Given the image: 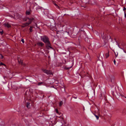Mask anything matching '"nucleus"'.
Here are the masks:
<instances>
[{
	"label": "nucleus",
	"mask_w": 126,
	"mask_h": 126,
	"mask_svg": "<svg viewBox=\"0 0 126 126\" xmlns=\"http://www.w3.org/2000/svg\"><path fill=\"white\" fill-rule=\"evenodd\" d=\"M125 98H126V97H125Z\"/></svg>",
	"instance_id": "nucleus-39"
},
{
	"label": "nucleus",
	"mask_w": 126,
	"mask_h": 126,
	"mask_svg": "<svg viewBox=\"0 0 126 126\" xmlns=\"http://www.w3.org/2000/svg\"><path fill=\"white\" fill-rule=\"evenodd\" d=\"M125 17H126V13L125 14Z\"/></svg>",
	"instance_id": "nucleus-31"
},
{
	"label": "nucleus",
	"mask_w": 126,
	"mask_h": 126,
	"mask_svg": "<svg viewBox=\"0 0 126 126\" xmlns=\"http://www.w3.org/2000/svg\"><path fill=\"white\" fill-rule=\"evenodd\" d=\"M0 65H3L5 66H6V65L4 64V63H1L0 62Z\"/></svg>",
	"instance_id": "nucleus-20"
},
{
	"label": "nucleus",
	"mask_w": 126,
	"mask_h": 126,
	"mask_svg": "<svg viewBox=\"0 0 126 126\" xmlns=\"http://www.w3.org/2000/svg\"><path fill=\"white\" fill-rule=\"evenodd\" d=\"M126 109H123L122 111V113H126Z\"/></svg>",
	"instance_id": "nucleus-19"
},
{
	"label": "nucleus",
	"mask_w": 126,
	"mask_h": 126,
	"mask_svg": "<svg viewBox=\"0 0 126 126\" xmlns=\"http://www.w3.org/2000/svg\"><path fill=\"white\" fill-rule=\"evenodd\" d=\"M63 104V102L62 101H60L59 103V106L61 107Z\"/></svg>",
	"instance_id": "nucleus-16"
},
{
	"label": "nucleus",
	"mask_w": 126,
	"mask_h": 126,
	"mask_svg": "<svg viewBox=\"0 0 126 126\" xmlns=\"http://www.w3.org/2000/svg\"><path fill=\"white\" fill-rule=\"evenodd\" d=\"M21 41L23 43H24V40L23 39H21Z\"/></svg>",
	"instance_id": "nucleus-24"
},
{
	"label": "nucleus",
	"mask_w": 126,
	"mask_h": 126,
	"mask_svg": "<svg viewBox=\"0 0 126 126\" xmlns=\"http://www.w3.org/2000/svg\"><path fill=\"white\" fill-rule=\"evenodd\" d=\"M43 85H44V84H43Z\"/></svg>",
	"instance_id": "nucleus-38"
},
{
	"label": "nucleus",
	"mask_w": 126,
	"mask_h": 126,
	"mask_svg": "<svg viewBox=\"0 0 126 126\" xmlns=\"http://www.w3.org/2000/svg\"><path fill=\"white\" fill-rule=\"evenodd\" d=\"M94 114V115H95V116L96 117L97 119V120H98L99 118V113H98L97 115H96V114Z\"/></svg>",
	"instance_id": "nucleus-12"
},
{
	"label": "nucleus",
	"mask_w": 126,
	"mask_h": 126,
	"mask_svg": "<svg viewBox=\"0 0 126 126\" xmlns=\"http://www.w3.org/2000/svg\"><path fill=\"white\" fill-rule=\"evenodd\" d=\"M35 25L36 26V27H37V24L35 23Z\"/></svg>",
	"instance_id": "nucleus-29"
},
{
	"label": "nucleus",
	"mask_w": 126,
	"mask_h": 126,
	"mask_svg": "<svg viewBox=\"0 0 126 126\" xmlns=\"http://www.w3.org/2000/svg\"><path fill=\"white\" fill-rule=\"evenodd\" d=\"M42 70L44 72L47 74L48 75H53V74L52 73L51 71L50 70H47L44 69H42Z\"/></svg>",
	"instance_id": "nucleus-3"
},
{
	"label": "nucleus",
	"mask_w": 126,
	"mask_h": 126,
	"mask_svg": "<svg viewBox=\"0 0 126 126\" xmlns=\"http://www.w3.org/2000/svg\"><path fill=\"white\" fill-rule=\"evenodd\" d=\"M115 55L116 57H117V55H116L115 54Z\"/></svg>",
	"instance_id": "nucleus-35"
},
{
	"label": "nucleus",
	"mask_w": 126,
	"mask_h": 126,
	"mask_svg": "<svg viewBox=\"0 0 126 126\" xmlns=\"http://www.w3.org/2000/svg\"><path fill=\"white\" fill-rule=\"evenodd\" d=\"M33 28V26H30V28H29V30H30V32H32V28Z\"/></svg>",
	"instance_id": "nucleus-13"
},
{
	"label": "nucleus",
	"mask_w": 126,
	"mask_h": 126,
	"mask_svg": "<svg viewBox=\"0 0 126 126\" xmlns=\"http://www.w3.org/2000/svg\"><path fill=\"white\" fill-rule=\"evenodd\" d=\"M41 40L43 41L45 43L49 40L48 37L46 35H44L41 37Z\"/></svg>",
	"instance_id": "nucleus-2"
},
{
	"label": "nucleus",
	"mask_w": 126,
	"mask_h": 126,
	"mask_svg": "<svg viewBox=\"0 0 126 126\" xmlns=\"http://www.w3.org/2000/svg\"><path fill=\"white\" fill-rule=\"evenodd\" d=\"M109 52L107 53H106L105 54V56L106 57V58H107L109 56Z\"/></svg>",
	"instance_id": "nucleus-14"
},
{
	"label": "nucleus",
	"mask_w": 126,
	"mask_h": 126,
	"mask_svg": "<svg viewBox=\"0 0 126 126\" xmlns=\"http://www.w3.org/2000/svg\"><path fill=\"white\" fill-rule=\"evenodd\" d=\"M30 12L29 11H27L26 12V14L27 15H29L30 14Z\"/></svg>",
	"instance_id": "nucleus-15"
},
{
	"label": "nucleus",
	"mask_w": 126,
	"mask_h": 126,
	"mask_svg": "<svg viewBox=\"0 0 126 126\" xmlns=\"http://www.w3.org/2000/svg\"><path fill=\"white\" fill-rule=\"evenodd\" d=\"M54 5L56 6V7H57V8L59 9V6L55 3H54Z\"/></svg>",
	"instance_id": "nucleus-18"
},
{
	"label": "nucleus",
	"mask_w": 126,
	"mask_h": 126,
	"mask_svg": "<svg viewBox=\"0 0 126 126\" xmlns=\"http://www.w3.org/2000/svg\"><path fill=\"white\" fill-rule=\"evenodd\" d=\"M55 111L57 113L59 114V111L57 109H55Z\"/></svg>",
	"instance_id": "nucleus-22"
},
{
	"label": "nucleus",
	"mask_w": 126,
	"mask_h": 126,
	"mask_svg": "<svg viewBox=\"0 0 126 126\" xmlns=\"http://www.w3.org/2000/svg\"><path fill=\"white\" fill-rule=\"evenodd\" d=\"M37 44L38 46L42 47L44 45V44L42 42H39L37 43Z\"/></svg>",
	"instance_id": "nucleus-8"
},
{
	"label": "nucleus",
	"mask_w": 126,
	"mask_h": 126,
	"mask_svg": "<svg viewBox=\"0 0 126 126\" xmlns=\"http://www.w3.org/2000/svg\"><path fill=\"white\" fill-rule=\"evenodd\" d=\"M28 22L29 24V25L32 22V21L34 20V18H28Z\"/></svg>",
	"instance_id": "nucleus-5"
},
{
	"label": "nucleus",
	"mask_w": 126,
	"mask_h": 126,
	"mask_svg": "<svg viewBox=\"0 0 126 126\" xmlns=\"http://www.w3.org/2000/svg\"><path fill=\"white\" fill-rule=\"evenodd\" d=\"M70 68H67V69H69Z\"/></svg>",
	"instance_id": "nucleus-32"
},
{
	"label": "nucleus",
	"mask_w": 126,
	"mask_h": 126,
	"mask_svg": "<svg viewBox=\"0 0 126 126\" xmlns=\"http://www.w3.org/2000/svg\"><path fill=\"white\" fill-rule=\"evenodd\" d=\"M28 17L26 18V19H24V21H28Z\"/></svg>",
	"instance_id": "nucleus-23"
},
{
	"label": "nucleus",
	"mask_w": 126,
	"mask_h": 126,
	"mask_svg": "<svg viewBox=\"0 0 126 126\" xmlns=\"http://www.w3.org/2000/svg\"><path fill=\"white\" fill-rule=\"evenodd\" d=\"M46 47L48 49L49 48H50L52 49L53 48L51 47V44L49 41H48L45 43Z\"/></svg>",
	"instance_id": "nucleus-4"
},
{
	"label": "nucleus",
	"mask_w": 126,
	"mask_h": 126,
	"mask_svg": "<svg viewBox=\"0 0 126 126\" xmlns=\"http://www.w3.org/2000/svg\"><path fill=\"white\" fill-rule=\"evenodd\" d=\"M106 79L110 82L112 83H114V76L111 75H109L106 78Z\"/></svg>",
	"instance_id": "nucleus-1"
},
{
	"label": "nucleus",
	"mask_w": 126,
	"mask_h": 126,
	"mask_svg": "<svg viewBox=\"0 0 126 126\" xmlns=\"http://www.w3.org/2000/svg\"><path fill=\"white\" fill-rule=\"evenodd\" d=\"M126 8H125V7H123V10L125 11V10H126Z\"/></svg>",
	"instance_id": "nucleus-27"
},
{
	"label": "nucleus",
	"mask_w": 126,
	"mask_h": 126,
	"mask_svg": "<svg viewBox=\"0 0 126 126\" xmlns=\"http://www.w3.org/2000/svg\"><path fill=\"white\" fill-rule=\"evenodd\" d=\"M29 25V24L28 23V22H27L26 23L23 24L21 26V27L22 28H25L27 26H28Z\"/></svg>",
	"instance_id": "nucleus-7"
},
{
	"label": "nucleus",
	"mask_w": 126,
	"mask_h": 126,
	"mask_svg": "<svg viewBox=\"0 0 126 126\" xmlns=\"http://www.w3.org/2000/svg\"><path fill=\"white\" fill-rule=\"evenodd\" d=\"M25 94H26V92H25Z\"/></svg>",
	"instance_id": "nucleus-37"
},
{
	"label": "nucleus",
	"mask_w": 126,
	"mask_h": 126,
	"mask_svg": "<svg viewBox=\"0 0 126 126\" xmlns=\"http://www.w3.org/2000/svg\"><path fill=\"white\" fill-rule=\"evenodd\" d=\"M80 32V33L81 34H84L85 32L84 31H81L80 32Z\"/></svg>",
	"instance_id": "nucleus-21"
},
{
	"label": "nucleus",
	"mask_w": 126,
	"mask_h": 126,
	"mask_svg": "<svg viewBox=\"0 0 126 126\" xmlns=\"http://www.w3.org/2000/svg\"><path fill=\"white\" fill-rule=\"evenodd\" d=\"M3 25L5 27H7L8 28H9L11 27V24L8 23H5Z\"/></svg>",
	"instance_id": "nucleus-6"
},
{
	"label": "nucleus",
	"mask_w": 126,
	"mask_h": 126,
	"mask_svg": "<svg viewBox=\"0 0 126 126\" xmlns=\"http://www.w3.org/2000/svg\"><path fill=\"white\" fill-rule=\"evenodd\" d=\"M3 56L2 55L1 58V59H2L3 58Z\"/></svg>",
	"instance_id": "nucleus-28"
},
{
	"label": "nucleus",
	"mask_w": 126,
	"mask_h": 126,
	"mask_svg": "<svg viewBox=\"0 0 126 126\" xmlns=\"http://www.w3.org/2000/svg\"><path fill=\"white\" fill-rule=\"evenodd\" d=\"M20 56L18 55V58H20Z\"/></svg>",
	"instance_id": "nucleus-30"
},
{
	"label": "nucleus",
	"mask_w": 126,
	"mask_h": 126,
	"mask_svg": "<svg viewBox=\"0 0 126 126\" xmlns=\"http://www.w3.org/2000/svg\"><path fill=\"white\" fill-rule=\"evenodd\" d=\"M5 76L4 77V79H5Z\"/></svg>",
	"instance_id": "nucleus-36"
},
{
	"label": "nucleus",
	"mask_w": 126,
	"mask_h": 126,
	"mask_svg": "<svg viewBox=\"0 0 126 126\" xmlns=\"http://www.w3.org/2000/svg\"><path fill=\"white\" fill-rule=\"evenodd\" d=\"M103 95L102 93L101 92L100 94L99 95V98L101 99H102L103 98Z\"/></svg>",
	"instance_id": "nucleus-10"
},
{
	"label": "nucleus",
	"mask_w": 126,
	"mask_h": 126,
	"mask_svg": "<svg viewBox=\"0 0 126 126\" xmlns=\"http://www.w3.org/2000/svg\"><path fill=\"white\" fill-rule=\"evenodd\" d=\"M18 62L19 64H20L22 65H24V64L23 62V61L21 60L18 59Z\"/></svg>",
	"instance_id": "nucleus-9"
},
{
	"label": "nucleus",
	"mask_w": 126,
	"mask_h": 126,
	"mask_svg": "<svg viewBox=\"0 0 126 126\" xmlns=\"http://www.w3.org/2000/svg\"><path fill=\"white\" fill-rule=\"evenodd\" d=\"M11 17H12V18H13V16H11Z\"/></svg>",
	"instance_id": "nucleus-34"
},
{
	"label": "nucleus",
	"mask_w": 126,
	"mask_h": 126,
	"mask_svg": "<svg viewBox=\"0 0 126 126\" xmlns=\"http://www.w3.org/2000/svg\"><path fill=\"white\" fill-rule=\"evenodd\" d=\"M15 89L16 90H17V88H15Z\"/></svg>",
	"instance_id": "nucleus-33"
},
{
	"label": "nucleus",
	"mask_w": 126,
	"mask_h": 126,
	"mask_svg": "<svg viewBox=\"0 0 126 126\" xmlns=\"http://www.w3.org/2000/svg\"><path fill=\"white\" fill-rule=\"evenodd\" d=\"M3 33V31H1L0 32V34L1 35H2Z\"/></svg>",
	"instance_id": "nucleus-25"
},
{
	"label": "nucleus",
	"mask_w": 126,
	"mask_h": 126,
	"mask_svg": "<svg viewBox=\"0 0 126 126\" xmlns=\"http://www.w3.org/2000/svg\"><path fill=\"white\" fill-rule=\"evenodd\" d=\"M30 103L28 102L26 104V106L27 108H30Z\"/></svg>",
	"instance_id": "nucleus-11"
},
{
	"label": "nucleus",
	"mask_w": 126,
	"mask_h": 126,
	"mask_svg": "<svg viewBox=\"0 0 126 126\" xmlns=\"http://www.w3.org/2000/svg\"><path fill=\"white\" fill-rule=\"evenodd\" d=\"M115 65L116 64V61L115 60H114L113 61Z\"/></svg>",
	"instance_id": "nucleus-26"
},
{
	"label": "nucleus",
	"mask_w": 126,
	"mask_h": 126,
	"mask_svg": "<svg viewBox=\"0 0 126 126\" xmlns=\"http://www.w3.org/2000/svg\"><path fill=\"white\" fill-rule=\"evenodd\" d=\"M45 84V83L44 82H39L38 83V85L39 86L41 85V84Z\"/></svg>",
	"instance_id": "nucleus-17"
}]
</instances>
